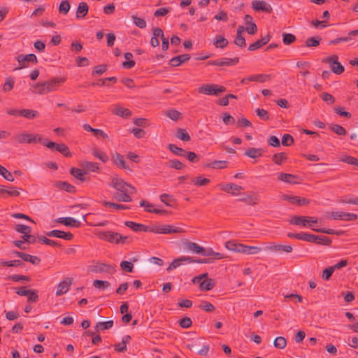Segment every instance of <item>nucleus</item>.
<instances>
[{
  "label": "nucleus",
  "mask_w": 358,
  "mask_h": 358,
  "mask_svg": "<svg viewBox=\"0 0 358 358\" xmlns=\"http://www.w3.org/2000/svg\"><path fill=\"white\" fill-rule=\"evenodd\" d=\"M226 91L224 86L218 85L216 84H205L198 88V92L201 94L208 95L217 96L220 93Z\"/></svg>",
  "instance_id": "20e7f679"
},
{
  "label": "nucleus",
  "mask_w": 358,
  "mask_h": 358,
  "mask_svg": "<svg viewBox=\"0 0 358 358\" xmlns=\"http://www.w3.org/2000/svg\"><path fill=\"white\" fill-rule=\"evenodd\" d=\"M38 143H41L44 146L52 150H56L57 143L52 141H49L48 139H43L41 136H38Z\"/></svg>",
  "instance_id": "4d7b16f0"
},
{
  "label": "nucleus",
  "mask_w": 358,
  "mask_h": 358,
  "mask_svg": "<svg viewBox=\"0 0 358 358\" xmlns=\"http://www.w3.org/2000/svg\"><path fill=\"white\" fill-rule=\"evenodd\" d=\"M65 80L66 79L64 78H54L50 80L45 82L46 85V89L48 90V92L51 91H55Z\"/></svg>",
  "instance_id": "6ab92c4d"
},
{
  "label": "nucleus",
  "mask_w": 358,
  "mask_h": 358,
  "mask_svg": "<svg viewBox=\"0 0 358 358\" xmlns=\"http://www.w3.org/2000/svg\"><path fill=\"white\" fill-rule=\"evenodd\" d=\"M15 80L12 77H8L6 79V82L3 86V92H10L13 90L14 87Z\"/></svg>",
  "instance_id": "680f3d73"
},
{
  "label": "nucleus",
  "mask_w": 358,
  "mask_h": 358,
  "mask_svg": "<svg viewBox=\"0 0 358 358\" xmlns=\"http://www.w3.org/2000/svg\"><path fill=\"white\" fill-rule=\"evenodd\" d=\"M226 248L231 251L246 255H255L262 251V248L257 246H249L234 241H229L225 243Z\"/></svg>",
  "instance_id": "f257e3e1"
},
{
  "label": "nucleus",
  "mask_w": 358,
  "mask_h": 358,
  "mask_svg": "<svg viewBox=\"0 0 358 358\" xmlns=\"http://www.w3.org/2000/svg\"><path fill=\"white\" fill-rule=\"evenodd\" d=\"M124 224L136 232L145 231L150 232L151 226H146L143 224L136 223L132 221H126Z\"/></svg>",
  "instance_id": "f3484780"
},
{
  "label": "nucleus",
  "mask_w": 358,
  "mask_h": 358,
  "mask_svg": "<svg viewBox=\"0 0 358 358\" xmlns=\"http://www.w3.org/2000/svg\"><path fill=\"white\" fill-rule=\"evenodd\" d=\"M166 115L168 117L174 121H177L182 116L181 113L176 110H169L166 112Z\"/></svg>",
  "instance_id": "338daca9"
},
{
  "label": "nucleus",
  "mask_w": 358,
  "mask_h": 358,
  "mask_svg": "<svg viewBox=\"0 0 358 358\" xmlns=\"http://www.w3.org/2000/svg\"><path fill=\"white\" fill-rule=\"evenodd\" d=\"M273 345L278 349H283L287 345V341L284 337L278 336L273 341Z\"/></svg>",
  "instance_id": "e2e57ef3"
},
{
  "label": "nucleus",
  "mask_w": 358,
  "mask_h": 358,
  "mask_svg": "<svg viewBox=\"0 0 358 358\" xmlns=\"http://www.w3.org/2000/svg\"><path fill=\"white\" fill-rule=\"evenodd\" d=\"M87 173V172L86 171H83L78 168L73 167L70 169V174L81 182H85L90 180L87 179L84 176Z\"/></svg>",
  "instance_id": "a878e982"
},
{
  "label": "nucleus",
  "mask_w": 358,
  "mask_h": 358,
  "mask_svg": "<svg viewBox=\"0 0 358 358\" xmlns=\"http://www.w3.org/2000/svg\"><path fill=\"white\" fill-rule=\"evenodd\" d=\"M176 136L185 142H188L191 140L189 134L185 129H178Z\"/></svg>",
  "instance_id": "37998d69"
},
{
  "label": "nucleus",
  "mask_w": 358,
  "mask_h": 358,
  "mask_svg": "<svg viewBox=\"0 0 358 358\" xmlns=\"http://www.w3.org/2000/svg\"><path fill=\"white\" fill-rule=\"evenodd\" d=\"M329 129L339 136H345L347 134L346 129L341 125L332 124Z\"/></svg>",
  "instance_id": "3c124183"
},
{
  "label": "nucleus",
  "mask_w": 358,
  "mask_h": 358,
  "mask_svg": "<svg viewBox=\"0 0 358 358\" xmlns=\"http://www.w3.org/2000/svg\"><path fill=\"white\" fill-rule=\"evenodd\" d=\"M92 153L95 157L98 158L103 163H106L108 160V157L106 154L99 151L97 148H93Z\"/></svg>",
  "instance_id": "603ef678"
},
{
  "label": "nucleus",
  "mask_w": 358,
  "mask_h": 358,
  "mask_svg": "<svg viewBox=\"0 0 358 358\" xmlns=\"http://www.w3.org/2000/svg\"><path fill=\"white\" fill-rule=\"evenodd\" d=\"M286 159L287 156L285 152L277 153L272 157V161L278 165H281Z\"/></svg>",
  "instance_id": "09e8293b"
},
{
  "label": "nucleus",
  "mask_w": 358,
  "mask_h": 358,
  "mask_svg": "<svg viewBox=\"0 0 358 358\" xmlns=\"http://www.w3.org/2000/svg\"><path fill=\"white\" fill-rule=\"evenodd\" d=\"M40 135L32 134L22 133L14 136V141L18 143H38Z\"/></svg>",
  "instance_id": "6e6552de"
},
{
  "label": "nucleus",
  "mask_w": 358,
  "mask_h": 358,
  "mask_svg": "<svg viewBox=\"0 0 358 358\" xmlns=\"http://www.w3.org/2000/svg\"><path fill=\"white\" fill-rule=\"evenodd\" d=\"M327 219L330 220H341L345 221H355L358 218V215L352 213H347L343 211L338 212H327L325 214Z\"/></svg>",
  "instance_id": "7ed1b4c3"
},
{
  "label": "nucleus",
  "mask_w": 358,
  "mask_h": 358,
  "mask_svg": "<svg viewBox=\"0 0 358 358\" xmlns=\"http://www.w3.org/2000/svg\"><path fill=\"white\" fill-rule=\"evenodd\" d=\"M110 186L120 192H127L129 183H127L121 178L114 176L111 178Z\"/></svg>",
  "instance_id": "9d476101"
},
{
  "label": "nucleus",
  "mask_w": 358,
  "mask_h": 358,
  "mask_svg": "<svg viewBox=\"0 0 358 358\" xmlns=\"http://www.w3.org/2000/svg\"><path fill=\"white\" fill-rule=\"evenodd\" d=\"M299 177L297 175H293L290 173H280L278 175V179L289 184H296L299 183L295 180L299 179Z\"/></svg>",
  "instance_id": "412c9836"
},
{
  "label": "nucleus",
  "mask_w": 358,
  "mask_h": 358,
  "mask_svg": "<svg viewBox=\"0 0 358 358\" xmlns=\"http://www.w3.org/2000/svg\"><path fill=\"white\" fill-rule=\"evenodd\" d=\"M89 271L92 273H106L113 274L116 271L115 266L96 262L95 264L89 267Z\"/></svg>",
  "instance_id": "423d86ee"
},
{
  "label": "nucleus",
  "mask_w": 358,
  "mask_h": 358,
  "mask_svg": "<svg viewBox=\"0 0 358 358\" xmlns=\"http://www.w3.org/2000/svg\"><path fill=\"white\" fill-rule=\"evenodd\" d=\"M321 40L320 36L310 37L306 41L305 46L308 48L317 47L320 45Z\"/></svg>",
  "instance_id": "79ce46f5"
},
{
  "label": "nucleus",
  "mask_w": 358,
  "mask_h": 358,
  "mask_svg": "<svg viewBox=\"0 0 358 358\" xmlns=\"http://www.w3.org/2000/svg\"><path fill=\"white\" fill-rule=\"evenodd\" d=\"M203 256L212 257V260L214 262L215 259H221L224 258L222 254L217 252L213 250L212 248H205Z\"/></svg>",
  "instance_id": "58836bf2"
},
{
  "label": "nucleus",
  "mask_w": 358,
  "mask_h": 358,
  "mask_svg": "<svg viewBox=\"0 0 358 358\" xmlns=\"http://www.w3.org/2000/svg\"><path fill=\"white\" fill-rule=\"evenodd\" d=\"M34 88L35 89V91H34V93H38L40 94L48 93L45 82L36 83L35 85H34Z\"/></svg>",
  "instance_id": "bf43d9fd"
},
{
  "label": "nucleus",
  "mask_w": 358,
  "mask_h": 358,
  "mask_svg": "<svg viewBox=\"0 0 358 358\" xmlns=\"http://www.w3.org/2000/svg\"><path fill=\"white\" fill-rule=\"evenodd\" d=\"M215 41L214 42V45L217 47V48H225L227 45H228V41L227 38H225L222 35H217L215 36Z\"/></svg>",
  "instance_id": "c03bdc74"
},
{
  "label": "nucleus",
  "mask_w": 358,
  "mask_h": 358,
  "mask_svg": "<svg viewBox=\"0 0 358 358\" xmlns=\"http://www.w3.org/2000/svg\"><path fill=\"white\" fill-rule=\"evenodd\" d=\"M56 150L62 154L65 157L71 156V153L69 150V147L64 143L57 144Z\"/></svg>",
  "instance_id": "6e6d98bb"
},
{
  "label": "nucleus",
  "mask_w": 358,
  "mask_h": 358,
  "mask_svg": "<svg viewBox=\"0 0 358 358\" xmlns=\"http://www.w3.org/2000/svg\"><path fill=\"white\" fill-rule=\"evenodd\" d=\"M113 113L123 118H128L132 115V113L129 109L123 108L120 105H115Z\"/></svg>",
  "instance_id": "393cba45"
},
{
  "label": "nucleus",
  "mask_w": 358,
  "mask_h": 358,
  "mask_svg": "<svg viewBox=\"0 0 358 358\" xmlns=\"http://www.w3.org/2000/svg\"><path fill=\"white\" fill-rule=\"evenodd\" d=\"M83 129L85 131L92 132L94 136L99 137L101 136L103 138H107L108 135L101 129L92 128L89 124H85Z\"/></svg>",
  "instance_id": "c756f323"
},
{
  "label": "nucleus",
  "mask_w": 358,
  "mask_h": 358,
  "mask_svg": "<svg viewBox=\"0 0 358 358\" xmlns=\"http://www.w3.org/2000/svg\"><path fill=\"white\" fill-rule=\"evenodd\" d=\"M291 203L296 204L299 206L308 205L310 203V201L306 198H301L298 196H293V199H292Z\"/></svg>",
  "instance_id": "8fccbe9b"
},
{
  "label": "nucleus",
  "mask_w": 358,
  "mask_h": 358,
  "mask_svg": "<svg viewBox=\"0 0 358 358\" xmlns=\"http://www.w3.org/2000/svg\"><path fill=\"white\" fill-rule=\"evenodd\" d=\"M54 185L55 187L60 189L64 190L69 193L76 192V187L67 182L57 181Z\"/></svg>",
  "instance_id": "bb28decb"
},
{
  "label": "nucleus",
  "mask_w": 358,
  "mask_h": 358,
  "mask_svg": "<svg viewBox=\"0 0 358 358\" xmlns=\"http://www.w3.org/2000/svg\"><path fill=\"white\" fill-rule=\"evenodd\" d=\"M220 63H221L220 64V66H234V65H236V64L238 63L239 57H234V58H220Z\"/></svg>",
  "instance_id": "ea45409f"
},
{
  "label": "nucleus",
  "mask_w": 358,
  "mask_h": 358,
  "mask_svg": "<svg viewBox=\"0 0 358 358\" xmlns=\"http://www.w3.org/2000/svg\"><path fill=\"white\" fill-rule=\"evenodd\" d=\"M58 223H61L67 227H76L78 228L80 227V222L76 219L67 217H60L57 220Z\"/></svg>",
  "instance_id": "5701e85b"
},
{
  "label": "nucleus",
  "mask_w": 358,
  "mask_h": 358,
  "mask_svg": "<svg viewBox=\"0 0 358 358\" xmlns=\"http://www.w3.org/2000/svg\"><path fill=\"white\" fill-rule=\"evenodd\" d=\"M46 235L48 237H57V238H63V239L67 240V241H71L73 238V235L71 232H69V231L65 232V231L57 230V229L48 231L46 233Z\"/></svg>",
  "instance_id": "2eb2a0df"
},
{
  "label": "nucleus",
  "mask_w": 358,
  "mask_h": 358,
  "mask_svg": "<svg viewBox=\"0 0 358 358\" xmlns=\"http://www.w3.org/2000/svg\"><path fill=\"white\" fill-rule=\"evenodd\" d=\"M111 160L113 163L117 167L128 170L131 172L132 171V170L129 168V166L126 163L124 157L122 155L115 152L112 154Z\"/></svg>",
  "instance_id": "f8f14e48"
},
{
  "label": "nucleus",
  "mask_w": 358,
  "mask_h": 358,
  "mask_svg": "<svg viewBox=\"0 0 358 358\" xmlns=\"http://www.w3.org/2000/svg\"><path fill=\"white\" fill-rule=\"evenodd\" d=\"M185 247L187 250L196 253L203 255L205 252V248H203L194 242H187L185 243Z\"/></svg>",
  "instance_id": "b1692460"
},
{
  "label": "nucleus",
  "mask_w": 358,
  "mask_h": 358,
  "mask_svg": "<svg viewBox=\"0 0 358 358\" xmlns=\"http://www.w3.org/2000/svg\"><path fill=\"white\" fill-rule=\"evenodd\" d=\"M70 3L69 2L68 0H64L62 1L60 4H59V12L61 13V14H63V15H66L69 10H70Z\"/></svg>",
  "instance_id": "052dcab7"
},
{
  "label": "nucleus",
  "mask_w": 358,
  "mask_h": 358,
  "mask_svg": "<svg viewBox=\"0 0 358 358\" xmlns=\"http://www.w3.org/2000/svg\"><path fill=\"white\" fill-rule=\"evenodd\" d=\"M113 198L115 199L118 201H123V202H130L131 201L132 199L131 196L127 192H115L113 195Z\"/></svg>",
  "instance_id": "4c0bfd02"
},
{
  "label": "nucleus",
  "mask_w": 358,
  "mask_h": 358,
  "mask_svg": "<svg viewBox=\"0 0 358 358\" xmlns=\"http://www.w3.org/2000/svg\"><path fill=\"white\" fill-rule=\"evenodd\" d=\"M96 235L99 238L115 244H119V238H122L120 234L111 231H99Z\"/></svg>",
  "instance_id": "0eeeda50"
},
{
  "label": "nucleus",
  "mask_w": 358,
  "mask_h": 358,
  "mask_svg": "<svg viewBox=\"0 0 358 358\" xmlns=\"http://www.w3.org/2000/svg\"><path fill=\"white\" fill-rule=\"evenodd\" d=\"M296 40V36L292 34L283 33L282 42L285 45H290L294 43Z\"/></svg>",
  "instance_id": "13d9d810"
},
{
  "label": "nucleus",
  "mask_w": 358,
  "mask_h": 358,
  "mask_svg": "<svg viewBox=\"0 0 358 358\" xmlns=\"http://www.w3.org/2000/svg\"><path fill=\"white\" fill-rule=\"evenodd\" d=\"M341 161L343 162L347 163L348 164L358 166V159H357L352 156H350V155L344 156L341 159Z\"/></svg>",
  "instance_id": "774afa93"
},
{
  "label": "nucleus",
  "mask_w": 358,
  "mask_h": 358,
  "mask_svg": "<svg viewBox=\"0 0 358 358\" xmlns=\"http://www.w3.org/2000/svg\"><path fill=\"white\" fill-rule=\"evenodd\" d=\"M93 285L97 289H105L110 286V283L108 281H104L101 280H95L93 282Z\"/></svg>",
  "instance_id": "69168bd1"
},
{
  "label": "nucleus",
  "mask_w": 358,
  "mask_h": 358,
  "mask_svg": "<svg viewBox=\"0 0 358 358\" xmlns=\"http://www.w3.org/2000/svg\"><path fill=\"white\" fill-rule=\"evenodd\" d=\"M0 265L3 266H23L24 264L22 261L16 259L13 261H2L0 260Z\"/></svg>",
  "instance_id": "de8ad7c7"
},
{
  "label": "nucleus",
  "mask_w": 358,
  "mask_h": 358,
  "mask_svg": "<svg viewBox=\"0 0 358 358\" xmlns=\"http://www.w3.org/2000/svg\"><path fill=\"white\" fill-rule=\"evenodd\" d=\"M72 284V279L71 278H66L63 281L60 282L57 285L56 295L57 296H62L66 293L70 286Z\"/></svg>",
  "instance_id": "dca6fc26"
},
{
  "label": "nucleus",
  "mask_w": 358,
  "mask_h": 358,
  "mask_svg": "<svg viewBox=\"0 0 358 358\" xmlns=\"http://www.w3.org/2000/svg\"><path fill=\"white\" fill-rule=\"evenodd\" d=\"M185 261H191L189 258H185V256L180 257V258L175 259L169 266V267L166 268V271L168 272H170L171 270L176 268L177 267L182 265Z\"/></svg>",
  "instance_id": "2f4dec72"
},
{
  "label": "nucleus",
  "mask_w": 358,
  "mask_h": 358,
  "mask_svg": "<svg viewBox=\"0 0 358 358\" xmlns=\"http://www.w3.org/2000/svg\"><path fill=\"white\" fill-rule=\"evenodd\" d=\"M221 190L224 191L229 194H236L232 191H240L243 187L234 183H229L227 185H219Z\"/></svg>",
  "instance_id": "c85d7f7f"
},
{
  "label": "nucleus",
  "mask_w": 358,
  "mask_h": 358,
  "mask_svg": "<svg viewBox=\"0 0 358 358\" xmlns=\"http://www.w3.org/2000/svg\"><path fill=\"white\" fill-rule=\"evenodd\" d=\"M166 166H169L176 170H181L185 168V164L178 159L170 160L167 164Z\"/></svg>",
  "instance_id": "864d4df0"
},
{
  "label": "nucleus",
  "mask_w": 358,
  "mask_h": 358,
  "mask_svg": "<svg viewBox=\"0 0 358 358\" xmlns=\"http://www.w3.org/2000/svg\"><path fill=\"white\" fill-rule=\"evenodd\" d=\"M264 152V150L262 148H252L248 150H247L245 152V155L255 159L257 157H261Z\"/></svg>",
  "instance_id": "72a5a7b5"
},
{
  "label": "nucleus",
  "mask_w": 358,
  "mask_h": 358,
  "mask_svg": "<svg viewBox=\"0 0 358 358\" xmlns=\"http://www.w3.org/2000/svg\"><path fill=\"white\" fill-rule=\"evenodd\" d=\"M215 286V282L212 278H206L200 282L199 289L201 291H208Z\"/></svg>",
  "instance_id": "7c9ffc66"
},
{
  "label": "nucleus",
  "mask_w": 358,
  "mask_h": 358,
  "mask_svg": "<svg viewBox=\"0 0 358 358\" xmlns=\"http://www.w3.org/2000/svg\"><path fill=\"white\" fill-rule=\"evenodd\" d=\"M13 254L18 257H20L25 262H29L34 265H38L41 262V259L36 256H33L25 252L19 251H13Z\"/></svg>",
  "instance_id": "ddd939ff"
},
{
  "label": "nucleus",
  "mask_w": 358,
  "mask_h": 358,
  "mask_svg": "<svg viewBox=\"0 0 358 358\" xmlns=\"http://www.w3.org/2000/svg\"><path fill=\"white\" fill-rule=\"evenodd\" d=\"M17 60L20 64V66L16 69H21L28 66L29 62L34 64L38 63V59L34 54H28L26 55H20L17 57Z\"/></svg>",
  "instance_id": "1a4fd4ad"
},
{
  "label": "nucleus",
  "mask_w": 358,
  "mask_h": 358,
  "mask_svg": "<svg viewBox=\"0 0 358 358\" xmlns=\"http://www.w3.org/2000/svg\"><path fill=\"white\" fill-rule=\"evenodd\" d=\"M150 232L155 234H180L185 232V230L181 227H174L169 224L155 225L151 227Z\"/></svg>",
  "instance_id": "f03ea898"
},
{
  "label": "nucleus",
  "mask_w": 358,
  "mask_h": 358,
  "mask_svg": "<svg viewBox=\"0 0 358 358\" xmlns=\"http://www.w3.org/2000/svg\"><path fill=\"white\" fill-rule=\"evenodd\" d=\"M259 196L255 192H251L250 194L241 197L238 201L244 202L248 205L255 206L259 201Z\"/></svg>",
  "instance_id": "a211bd4d"
},
{
  "label": "nucleus",
  "mask_w": 358,
  "mask_h": 358,
  "mask_svg": "<svg viewBox=\"0 0 358 358\" xmlns=\"http://www.w3.org/2000/svg\"><path fill=\"white\" fill-rule=\"evenodd\" d=\"M264 250H271L273 252H285L287 253L292 252V247L291 245H282L280 244H276L274 242L269 243V245L264 248Z\"/></svg>",
  "instance_id": "4468645a"
},
{
  "label": "nucleus",
  "mask_w": 358,
  "mask_h": 358,
  "mask_svg": "<svg viewBox=\"0 0 358 358\" xmlns=\"http://www.w3.org/2000/svg\"><path fill=\"white\" fill-rule=\"evenodd\" d=\"M271 39L270 34H267L265 36L262 37L261 39L257 40L255 43L250 44L248 47L249 51H255L260 48H262L263 45L267 44Z\"/></svg>",
  "instance_id": "aec40b11"
},
{
  "label": "nucleus",
  "mask_w": 358,
  "mask_h": 358,
  "mask_svg": "<svg viewBox=\"0 0 358 358\" xmlns=\"http://www.w3.org/2000/svg\"><path fill=\"white\" fill-rule=\"evenodd\" d=\"M338 57L336 55H333L330 57H326L322 60V62L329 64L333 73L336 74H341L344 71V66L338 62Z\"/></svg>",
  "instance_id": "39448f33"
},
{
  "label": "nucleus",
  "mask_w": 358,
  "mask_h": 358,
  "mask_svg": "<svg viewBox=\"0 0 358 358\" xmlns=\"http://www.w3.org/2000/svg\"><path fill=\"white\" fill-rule=\"evenodd\" d=\"M289 222L291 224L303 227H306L308 224L306 216L294 215L289 220Z\"/></svg>",
  "instance_id": "f704fd0d"
},
{
  "label": "nucleus",
  "mask_w": 358,
  "mask_h": 358,
  "mask_svg": "<svg viewBox=\"0 0 358 358\" xmlns=\"http://www.w3.org/2000/svg\"><path fill=\"white\" fill-rule=\"evenodd\" d=\"M159 199L162 202L170 207H172L173 203H175V199L171 194H162L160 195Z\"/></svg>",
  "instance_id": "a18cd8bd"
},
{
  "label": "nucleus",
  "mask_w": 358,
  "mask_h": 358,
  "mask_svg": "<svg viewBox=\"0 0 358 358\" xmlns=\"http://www.w3.org/2000/svg\"><path fill=\"white\" fill-rule=\"evenodd\" d=\"M252 9L255 11H262L271 13L273 11L271 6L264 1L254 0L251 3Z\"/></svg>",
  "instance_id": "9b49d317"
},
{
  "label": "nucleus",
  "mask_w": 358,
  "mask_h": 358,
  "mask_svg": "<svg viewBox=\"0 0 358 358\" xmlns=\"http://www.w3.org/2000/svg\"><path fill=\"white\" fill-rule=\"evenodd\" d=\"M113 326V321L109 320L106 322H99L96 323V326L94 327V329L96 332H99V331H103L106 329H109L112 328Z\"/></svg>",
  "instance_id": "e433bc0d"
},
{
  "label": "nucleus",
  "mask_w": 358,
  "mask_h": 358,
  "mask_svg": "<svg viewBox=\"0 0 358 358\" xmlns=\"http://www.w3.org/2000/svg\"><path fill=\"white\" fill-rule=\"evenodd\" d=\"M39 115V113L37 110L31 109H20V116L32 120L37 117Z\"/></svg>",
  "instance_id": "473e14b6"
},
{
  "label": "nucleus",
  "mask_w": 358,
  "mask_h": 358,
  "mask_svg": "<svg viewBox=\"0 0 358 358\" xmlns=\"http://www.w3.org/2000/svg\"><path fill=\"white\" fill-rule=\"evenodd\" d=\"M208 178H203L201 176H197L192 180V182L196 186H206L210 183Z\"/></svg>",
  "instance_id": "5fc2aeb1"
},
{
  "label": "nucleus",
  "mask_w": 358,
  "mask_h": 358,
  "mask_svg": "<svg viewBox=\"0 0 358 358\" xmlns=\"http://www.w3.org/2000/svg\"><path fill=\"white\" fill-rule=\"evenodd\" d=\"M89 10V6L86 2H80L78 4L77 11H76V18L81 19L84 18Z\"/></svg>",
  "instance_id": "cd10ccee"
},
{
  "label": "nucleus",
  "mask_w": 358,
  "mask_h": 358,
  "mask_svg": "<svg viewBox=\"0 0 358 358\" xmlns=\"http://www.w3.org/2000/svg\"><path fill=\"white\" fill-rule=\"evenodd\" d=\"M168 148L171 152L174 153L175 155H176L178 156L185 157L186 151L184 149L178 147L175 144H171V143L169 144Z\"/></svg>",
  "instance_id": "a19ab883"
},
{
  "label": "nucleus",
  "mask_w": 358,
  "mask_h": 358,
  "mask_svg": "<svg viewBox=\"0 0 358 358\" xmlns=\"http://www.w3.org/2000/svg\"><path fill=\"white\" fill-rule=\"evenodd\" d=\"M80 165L82 168L92 172H99V166L96 162L85 161L83 162Z\"/></svg>",
  "instance_id": "c9c22d12"
},
{
  "label": "nucleus",
  "mask_w": 358,
  "mask_h": 358,
  "mask_svg": "<svg viewBox=\"0 0 358 358\" xmlns=\"http://www.w3.org/2000/svg\"><path fill=\"white\" fill-rule=\"evenodd\" d=\"M190 57L189 54L180 55L171 59L169 64L171 66L176 67L180 66L182 63L189 61Z\"/></svg>",
  "instance_id": "4be33fe9"
},
{
  "label": "nucleus",
  "mask_w": 358,
  "mask_h": 358,
  "mask_svg": "<svg viewBox=\"0 0 358 358\" xmlns=\"http://www.w3.org/2000/svg\"><path fill=\"white\" fill-rule=\"evenodd\" d=\"M227 163L228 162L227 161H214L211 163L207 164L205 166L215 169H222L227 167Z\"/></svg>",
  "instance_id": "49530a36"
},
{
  "label": "nucleus",
  "mask_w": 358,
  "mask_h": 358,
  "mask_svg": "<svg viewBox=\"0 0 358 358\" xmlns=\"http://www.w3.org/2000/svg\"><path fill=\"white\" fill-rule=\"evenodd\" d=\"M199 308L205 310L207 313H212L215 310V306L207 301H202L199 305Z\"/></svg>",
  "instance_id": "0e129e2a"
}]
</instances>
